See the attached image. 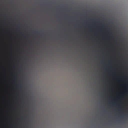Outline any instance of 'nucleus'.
I'll return each mask as SVG.
<instances>
[{"label": "nucleus", "instance_id": "obj_9", "mask_svg": "<svg viewBox=\"0 0 128 128\" xmlns=\"http://www.w3.org/2000/svg\"><path fill=\"white\" fill-rule=\"evenodd\" d=\"M120 7H121V6H120Z\"/></svg>", "mask_w": 128, "mask_h": 128}, {"label": "nucleus", "instance_id": "obj_10", "mask_svg": "<svg viewBox=\"0 0 128 128\" xmlns=\"http://www.w3.org/2000/svg\"><path fill=\"white\" fill-rule=\"evenodd\" d=\"M120 81H121V80H120Z\"/></svg>", "mask_w": 128, "mask_h": 128}, {"label": "nucleus", "instance_id": "obj_3", "mask_svg": "<svg viewBox=\"0 0 128 128\" xmlns=\"http://www.w3.org/2000/svg\"><path fill=\"white\" fill-rule=\"evenodd\" d=\"M126 111L125 113L124 114V117L125 118H128V108L126 107Z\"/></svg>", "mask_w": 128, "mask_h": 128}, {"label": "nucleus", "instance_id": "obj_7", "mask_svg": "<svg viewBox=\"0 0 128 128\" xmlns=\"http://www.w3.org/2000/svg\"><path fill=\"white\" fill-rule=\"evenodd\" d=\"M120 97H121V96H120Z\"/></svg>", "mask_w": 128, "mask_h": 128}, {"label": "nucleus", "instance_id": "obj_8", "mask_svg": "<svg viewBox=\"0 0 128 128\" xmlns=\"http://www.w3.org/2000/svg\"><path fill=\"white\" fill-rule=\"evenodd\" d=\"M120 116H121V115H120Z\"/></svg>", "mask_w": 128, "mask_h": 128}, {"label": "nucleus", "instance_id": "obj_1", "mask_svg": "<svg viewBox=\"0 0 128 128\" xmlns=\"http://www.w3.org/2000/svg\"><path fill=\"white\" fill-rule=\"evenodd\" d=\"M124 50V79L126 82L124 83L125 91L124 92L128 94V48H123Z\"/></svg>", "mask_w": 128, "mask_h": 128}, {"label": "nucleus", "instance_id": "obj_5", "mask_svg": "<svg viewBox=\"0 0 128 128\" xmlns=\"http://www.w3.org/2000/svg\"><path fill=\"white\" fill-rule=\"evenodd\" d=\"M120 52H121V45H122V38H121V30H120ZM122 54L121 53H120V56H121ZM120 66H121V64H120Z\"/></svg>", "mask_w": 128, "mask_h": 128}, {"label": "nucleus", "instance_id": "obj_6", "mask_svg": "<svg viewBox=\"0 0 128 128\" xmlns=\"http://www.w3.org/2000/svg\"><path fill=\"white\" fill-rule=\"evenodd\" d=\"M111 27H112V26H110L109 27V26H108V29H109Z\"/></svg>", "mask_w": 128, "mask_h": 128}, {"label": "nucleus", "instance_id": "obj_4", "mask_svg": "<svg viewBox=\"0 0 128 128\" xmlns=\"http://www.w3.org/2000/svg\"><path fill=\"white\" fill-rule=\"evenodd\" d=\"M115 101V99L114 98H112V103H110V104H112V105L113 106H114L115 105V104H114V101Z\"/></svg>", "mask_w": 128, "mask_h": 128}, {"label": "nucleus", "instance_id": "obj_2", "mask_svg": "<svg viewBox=\"0 0 128 128\" xmlns=\"http://www.w3.org/2000/svg\"><path fill=\"white\" fill-rule=\"evenodd\" d=\"M118 118L120 121V55H118Z\"/></svg>", "mask_w": 128, "mask_h": 128}]
</instances>
